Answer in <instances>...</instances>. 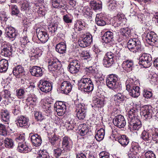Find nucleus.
<instances>
[{"instance_id":"f257e3e1","label":"nucleus","mask_w":158,"mask_h":158,"mask_svg":"<svg viewBox=\"0 0 158 158\" xmlns=\"http://www.w3.org/2000/svg\"><path fill=\"white\" fill-rule=\"evenodd\" d=\"M138 112V110L136 107H133L128 112V127L131 130L138 131L141 127V121L136 116Z\"/></svg>"},{"instance_id":"f03ea898","label":"nucleus","mask_w":158,"mask_h":158,"mask_svg":"<svg viewBox=\"0 0 158 158\" xmlns=\"http://www.w3.org/2000/svg\"><path fill=\"white\" fill-rule=\"evenodd\" d=\"M138 83V81L131 78H129L126 81V89L129 92V95L132 97L136 98L140 95L139 87L137 86Z\"/></svg>"},{"instance_id":"7ed1b4c3","label":"nucleus","mask_w":158,"mask_h":158,"mask_svg":"<svg viewBox=\"0 0 158 158\" xmlns=\"http://www.w3.org/2000/svg\"><path fill=\"white\" fill-rule=\"evenodd\" d=\"M78 88L85 92L89 93L93 90L94 84L90 78L83 76L78 81Z\"/></svg>"},{"instance_id":"20e7f679","label":"nucleus","mask_w":158,"mask_h":158,"mask_svg":"<svg viewBox=\"0 0 158 158\" xmlns=\"http://www.w3.org/2000/svg\"><path fill=\"white\" fill-rule=\"evenodd\" d=\"M118 77L115 74H110L106 80V85L110 89L116 91L120 89L121 84L118 81Z\"/></svg>"},{"instance_id":"39448f33","label":"nucleus","mask_w":158,"mask_h":158,"mask_svg":"<svg viewBox=\"0 0 158 158\" xmlns=\"http://www.w3.org/2000/svg\"><path fill=\"white\" fill-rule=\"evenodd\" d=\"M127 47L129 50L134 53H136L141 50L140 41L135 38L130 39L127 42Z\"/></svg>"},{"instance_id":"423d86ee","label":"nucleus","mask_w":158,"mask_h":158,"mask_svg":"<svg viewBox=\"0 0 158 158\" xmlns=\"http://www.w3.org/2000/svg\"><path fill=\"white\" fill-rule=\"evenodd\" d=\"M152 63V57L149 54L144 53L139 57V63L144 68L150 67Z\"/></svg>"},{"instance_id":"0eeeda50","label":"nucleus","mask_w":158,"mask_h":158,"mask_svg":"<svg viewBox=\"0 0 158 158\" xmlns=\"http://www.w3.org/2000/svg\"><path fill=\"white\" fill-rule=\"evenodd\" d=\"M76 112L78 119H83L85 117L87 112V107L84 103H80L77 105Z\"/></svg>"},{"instance_id":"6e6552de","label":"nucleus","mask_w":158,"mask_h":158,"mask_svg":"<svg viewBox=\"0 0 158 158\" xmlns=\"http://www.w3.org/2000/svg\"><path fill=\"white\" fill-rule=\"evenodd\" d=\"M39 83V87L41 91L45 93H48L52 90V85L49 81L44 79H42L40 81Z\"/></svg>"},{"instance_id":"1a4fd4ad","label":"nucleus","mask_w":158,"mask_h":158,"mask_svg":"<svg viewBox=\"0 0 158 158\" xmlns=\"http://www.w3.org/2000/svg\"><path fill=\"white\" fill-rule=\"evenodd\" d=\"M92 36L89 33H86L83 35L82 39L79 41V45L83 48H85L89 46L92 41Z\"/></svg>"},{"instance_id":"9d476101","label":"nucleus","mask_w":158,"mask_h":158,"mask_svg":"<svg viewBox=\"0 0 158 158\" xmlns=\"http://www.w3.org/2000/svg\"><path fill=\"white\" fill-rule=\"evenodd\" d=\"M113 123L115 126L119 128L124 127L126 124L124 117L121 115L115 116L113 119Z\"/></svg>"},{"instance_id":"9b49d317","label":"nucleus","mask_w":158,"mask_h":158,"mask_svg":"<svg viewBox=\"0 0 158 158\" xmlns=\"http://www.w3.org/2000/svg\"><path fill=\"white\" fill-rule=\"evenodd\" d=\"M36 32L38 39L42 42L45 43L49 39L48 35L46 31L43 29L38 28Z\"/></svg>"},{"instance_id":"f8f14e48","label":"nucleus","mask_w":158,"mask_h":158,"mask_svg":"<svg viewBox=\"0 0 158 158\" xmlns=\"http://www.w3.org/2000/svg\"><path fill=\"white\" fill-rule=\"evenodd\" d=\"M1 54L6 57H10L12 54V46L8 44H3L1 47Z\"/></svg>"},{"instance_id":"ddd939ff","label":"nucleus","mask_w":158,"mask_h":158,"mask_svg":"<svg viewBox=\"0 0 158 158\" xmlns=\"http://www.w3.org/2000/svg\"><path fill=\"white\" fill-rule=\"evenodd\" d=\"M48 66L49 70L52 71H57L60 68V64L59 61L54 60L53 59L49 60L48 61Z\"/></svg>"},{"instance_id":"4468645a","label":"nucleus","mask_w":158,"mask_h":158,"mask_svg":"<svg viewBox=\"0 0 158 158\" xmlns=\"http://www.w3.org/2000/svg\"><path fill=\"white\" fill-rule=\"evenodd\" d=\"M18 118L17 124L18 126L23 128H27L29 127V119L27 118L21 116L19 117Z\"/></svg>"},{"instance_id":"2eb2a0df","label":"nucleus","mask_w":158,"mask_h":158,"mask_svg":"<svg viewBox=\"0 0 158 158\" xmlns=\"http://www.w3.org/2000/svg\"><path fill=\"white\" fill-rule=\"evenodd\" d=\"M29 137H31V141L35 147L40 146L42 143V139L40 136L37 134L31 133L29 134Z\"/></svg>"},{"instance_id":"dca6fc26","label":"nucleus","mask_w":158,"mask_h":158,"mask_svg":"<svg viewBox=\"0 0 158 158\" xmlns=\"http://www.w3.org/2000/svg\"><path fill=\"white\" fill-rule=\"evenodd\" d=\"M13 73L17 77H23L24 76V70L21 65H18L14 68Z\"/></svg>"},{"instance_id":"f3484780","label":"nucleus","mask_w":158,"mask_h":158,"mask_svg":"<svg viewBox=\"0 0 158 158\" xmlns=\"http://www.w3.org/2000/svg\"><path fill=\"white\" fill-rule=\"evenodd\" d=\"M72 89V85L69 81H64L61 84L60 89L62 93L67 94L70 92Z\"/></svg>"},{"instance_id":"a211bd4d","label":"nucleus","mask_w":158,"mask_h":158,"mask_svg":"<svg viewBox=\"0 0 158 158\" xmlns=\"http://www.w3.org/2000/svg\"><path fill=\"white\" fill-rule=\"evenodd\" d=\"M143 108L142 115L146 118H151L153 114L151 109V107L150 106L145 105L143 106Z\"/></svg>"},{"instance_id":"6ab92c4d","label":"nucleus","mask_w":158,"mask_h":158,"mask_svg":"<svg viewBox=\"0 0 158 158\" xmlns=\"http://www.w3.org/2000/svg\"><path fill=\"white\" fill-rule=\"evenodd\" d=\"M62 148L64 149L70 150L72 146V142L68 137L65 136L62 138Z\"/></svg>"},{"instance_id":"aec40b11","label":"nucleus","mask_w":158,"mask_h":158,"mask_svg":"<svg viewBox=\"0 0 158 158\" xmlns=\"http://www.w3.org/2000/svg\"><path fill=\"white\" fill-rule=\"evenodd\" d=\"M157 36L156 34L153 31H149L147 34L146 36L147 41L149 44H152L156 42Z\"/></svg>"},{"instance_id":"412c9836","label":"nucleus","mask_w":158,"mask_h":158,"mask_svg":"<svg viewBox=\"0 0 158 158\" xmlns=\"http://www.w3.org/2000/svg\"><path fill=\"white\" fill-rule=\"evenodd\" d=\"M30 72L31 74L36 77H41L43 75L42 69L39 66H34L30 69Z\"/></svg>"},{"instance_id":"4be33fe9","label":"nucleus","mask_w":158,"mask_h":158,"mask_svg":"<svg viewBox=\"0 0 158 158\" xmlns=\"http://www.w3.org/2000/svg\"><path fill=\"white\" fill-rule=\"evenodd\" d=\"M133 65V61L129 60L123 61L122 64L123 69L127 72H129L132 70Z\"/></svg>"},{"instance_id":"5701e85b","label":"nucleus","mask_w":158,"mask_h":158,"mask_svg":"<svg viewBox=\"0 0 158 158\" xmlns=\"http://www.w3.org/2000/svg\"><path fill=\"white\" fill-rule=\"evenodd\" d=\"M113 33L110 31L105 32L102 37V40L106 43H108L114 40Z\"/></svg>"},{"instance_id":"b1692460","label":"nucleus","mask_w":158,"mask_h":158,"mask_svg":"<svg viewBox=\"0 0 158 158\" xmlns=\"http://www.w3.org/2000/svg\"><path fill=\"white\" fill-rule=\"evenodd\" d=\"M59 138L56 134H54L52 138L49 139V142L51 143L52 148H56L60 147V141H58Z\"/></svg>"},{"instance_id":"393cba45","label":"nucleus","mask_w":158,"mask_h":158,"mask_svg":"<svg viewBox=\"0 0 158 158\" xmlns=\"http://www.w3.org/2000/svg\"><path fill=\"white\" fill-rule=\"evenodd\" d=\"M5 33L7 36L10 38L15 39L16 36L15 30L12 27H6L5 29Z\"/></svg>"},{"instance_id":"a878e982","label":"nucleus","mask_w":158,"mask_h":158,"mask_svg":"<svg viewBox=\"0 0 158 158\" xmlns=\"http://www.w3.org/2000/svg\"><path fill=\"white\" fill-rule=\"evenodd\" d=\"M20 101L19 100L16 101L12 106V113L15 115H17L20 113Z\"/></svg>"},{"instance_id":"bb28decb","label":"nucleus","mask_w":158,"mask_h":158,"mask_svg":"<svg viewBox=\"0 0 158 158\" xmlns=\"http://www.w3.org/2000/svg\"><path fill=\"white\" fill-rule=\"evenodd\" d=\"M151 132L150 131L144 130L141 135V138L144 141H151L152 137Z\"/></svg>"},{"instance_id":"cd10ccee","label":"nucleus","mask_w":158,"mask_h":158,"mask_svg":"<svg viewBox=\"0 0 158 158\" xmlns=\"http://www.w3.org/2000/svg\"><path fill=\"white\" fill-rule=\"evenodd\" d=\"M117 61L119 62L122 60L120 51L117 47L114 48L110 52Z\"/></svg>"},{"instance_id":"c85d7f7f","label":"nucleus","mask_w":158,"mask_h":158,"mask_svg":"<svg viewBox=\"0 0 158 158\" xmlns=\"http://www.w3.org/2000/svg\"><path fill=\"white\" fill-rule=\"evenodd\" d=\"M1 116L2 121L5 123L6 124H8L10 118L9 114L8 111L6 110H2Z\"/></svg>"},{"instance_id":"c756f323","label":"nucleus","mask_w":158,"mask_h":158,"mask_svg":"<svg viewBox=\"0 0 158 158\" xmlns=\"http://www.w3.org/2000/svg\"><path fill=\"white\" fill-rule=\"evenodd\" d=\"M119 143L123 146H127L129 142V140L128 137L125 135H122L118 138Z\"/></svg>"},{"instance_id":"7c9ffc66","label":"nucleus","mask_w":158,"mask_h":158,"mask_svg":"<svg viewBox=\"0 0 158 158\" xmlns=\"http://www.w3.org/2000/svg\"><path fill=\"white\" fill-rule=\"evenodd\" d=\"M89 5L91 8L96 11L100 10L102 8V4L101 2L99 3L95 1L91 0L89 2Z\"/></svg>"},{"instance_id":"2f4dec72","label":"nucleus","mask_w":158,"mask_h":158,"mask_svg":"<svg viewBox=\"0 0 158 158\" xmlns=\"http://www.w3.org/2000/svg\"><path fill=\"white\" fill-rule=\"evenodd\" d=\"M2 97L4 98L5 101H7L11 103L13 100L14 98L11 96V93L10 91L5 90L2 92Z\"/></svg>"},{"instance_id":"473e14b6","label":"nucleus","mask_w":158,"mask_h":158,"mask_svg":"<svg viewBox=\"0 0 158 158\" xmlns=\"http://www.w3.org/2000/svg\"><path fill=\"white\" fill-rule=\"evenodd\" d=\"M8 66V63L7 60L2 59L0 60V72H3L6 71Z\"/></svg>"},{"instance_id":"72a5a7b5","label":"nucleus","mask_w":158,"mask_h":158,"mask_svg":"<svg viewBox=\"0 0 158 158\" xmlns=\"http://www.w3.org/2000/svg\"><path fill=\"white\" fill-rule=\"evenodd\" d=\"M56 51L60 53H65L66 51V45L64 42H61L57 44L56 48Z\"/></svg>"},{"instance_id":"f704fd0d","label":"nucleus","mask_w":158,"mask_h":158,"mask_svg":"<svg viewBox=\"0 0 158 158\" xmlns=\"http://www.w3.org/2000/svg\"><path fill=\"white\" fill-rule=\"evenodd\" d=\"M18 151L20 152L27 153L30 151V149L29 148L26 144L22 143H19L17 148Z\"/></svg>"},{"instance_id":"c9c22d12","label":"nucleus","mask_w":158,"mask_h":158,"mask_svg":"<svg viewBox=\"0 0 158 158\" xmlns=\"http://www.w3.org/2000/svg\"><path fill=\"white\" fill-rule=\"evenodd\" d=\"M52 104L50 103H45L42 106L44 111L46 114L45 115L48 116L52 112Z\"/></svg>"},{"instance_id":"e433bc0d","label":"nucleus","mask_w":158,"mask_h":158,"mask_svg":"<svg viewBox=\"0 0 158 158\" xmlns=\"http://www.w3.org/2000/svg\"><path fill=\"white\" fill-rule=\"evenodd\" d=\"M105 134V130L101 128L98 130L95 136L96 139L98 141L102 140L104 138Z\"/></svg>"},{"instance_id":"4c0bfd02","label":"nucleus","mask_w":158,"mask_h":158,"mask_svg":"<svg viewBox=\"0 0 158 158\" xmlns=\"http://www.w3.org/2000/svg\"><path fill=\"white\" fill-rule=\"evenodd\" d=\"M60 0H52V6L55 8L60 9V10L64 9L66 6L64 4L60 5Z\"/></svg>"},{"instance_id":"58836bf2","label":"nucleus","mask_w":158,"mask_h":158,"mask_svg":"<svg viewBox=\"0 0 158 158\" xmlns=\"http://www.w3.org/2000/svg\"><path fill=\"white\" fill-rule=\"evenodd\" d=\"M85 23L83 22L78 21L75 24L74 29L76 31H81L85 30Z\"/></svg>"},{"instance_id":"ea45409f","label":"nucleus","mask_w":158,"mask_h":158,"mask_svg":"<svg viewBox=\"0 0 158 158\" xmlns=\"http://www.w3.org/2000/svg\"><path fill=\"white\" fill-rule=\"evenodd\" d=\"M131 150L132 152H135L137 153L141 151V148L139 145L138 143L133 142L131 143Z\"/></svg>"},{"instance_id":"a19ab883","label":"nucleus","mask_w":158,"mask_h":158,"mask_svg":"<svg viewBox=\"0 0 158 158\" xmlns=\"http://www.w3.org/2000/svg\"><path fill=\"white\" fill-rule=\"evenodd\" d=\"M81 128L79 130V134L81 136H84L86 135L88 131L87 126L85 124H81L80 125Z\"/></svg>"},{"instance_id":"79ce46f5","label":"nucleus","mask_w":158,"mask_h":158,"mask_svg":"<svg viewBox=\"0 0 158 158\" xmlns=\"http://www.w3.org/2000/svg\"><path fill=\"white\" fill-rule=\"evenodd\" d=\"M95 21L97 24L99 26H103L106 24L105 21L102 19L101 16L98 14L96 15Z\"/></svg>"},{"instance_id":"37998d69","label":"nucleus","mask_w":158,"mask_h":158,"mask_svg":"<svg viewBox=\"0 0 158 158\" xmlns=\"http://www.w3.org/2000/svg\"><path fill=\"white\" fill-rule=\"evenodd\" d=\"M4 143L5 146L7 148H12L14 145L13 141L10 138H6L4 140Z\"/></svg>"},{"instance_id":"c03bdc74","label":"nucleus","mask_w":158,"mask_h":158,"mask_svg":"<svg viewBox=\"0 0 158 158\" xmlns=\"http://www.w3.org/2000/svg\"><path fill=\"white\" fill-rule=\"evenodd\" d=\"M42 53V51L39 48L36 49L35 52L31 56V60H35L38 59L39 57H40Z\"/></svg>"},{"instance_id":"a18cd8bd","label":"nucleus","mask_w":158,"mask_h":158,"mask_svg":"<svg viewBox=\"0 0 158 158\" xmlns=\"http://www.w3.org/2000/svg\"><path fill=\"white\" fill-rule=\"evenodd\" d=\"M114 99L119 103L124 101L126 98L125 95L120 93H118L114 96Z\"/></svg>"},{"instance_id":"49530a36","label":"nucleus","mask_w":158,"mask_h":158,"mask_svg":"<svg viewBox=\"0 0 158 158\" xmlns=\"http://www.w3.org/2000/svg\"><path fill=\"white\" fill-rule=\"evenodd\" d=\"M16 95L18 98L19 99H23L24 98L25 91L22 89H17L16 91Z\"/></svg>"},{"instance_id":"de8ad7c7","label":"nucleus","mask_w":158,"mask_h":158,"mask_svg":"<svg viewBox=\"0 0 158 158\" xmlns=\"http://www.w3.org/2000/svg\"><path fill=\"white\" fill-rule=\"evenodd\" d=\"M57 24H52L49 26L48 27L49 32L51 33L52 35H53L55 34V32L57 30Z\"/></svg>"},{"instance_id":"09e8293b","label":"nucleus","mask_w":158,"mask_h":158,"mask_svg":"<svg viewBox=\"0 0 158 158\" xmlns=\"http://www.w3.org/2000/svg\"><path fill=\"white\" fill-rule=\"evenodd\" d=\"M114 61L111 60H110L104 57L103 60V64L105 67H109L114 63Z\"/></svg>"},{"instance_id":"8fccbe9b","label":"nucleus","mask_w":158,"mask_h":158,"mask_svg":"<svg viewBox=\"0 0 158 158\" xmlns=\"http://www.w3.org/2000/svg\"><path fill=\"white\" fill-rule=\"evenodd\" d=\"M56 111L59 116L63 115L66 112V108H64V109L63 108L59 106H56Z\"/></svg>"},{"instance_id":"3c124183","label":"nucleus","mask_w":158,"mask_h":158,"mask_svg":"<svg viewBox=\"0 0 158 158\" xmlns=\"http://www.w3.org/2000/svg\"><path fill=\"white\" fill-rule=\"evenodd\" d=\"M53 149V154L56 158H58L61 156L62 152L63 150L59 147L52 148Z\"/></svg>"},{"instance_id":"603ef678","label":"nucleus","mask_w":158,"mask_h":158,"mask_svg":"<svg viewBox=\"0 0 158 158\" xmlns=\"http://www.w3.org/2000/svg\"><path fill=\"white\" fill-rule=\"evenodd\" d=\"M68 69L69 71L72 74H76L77 73L79 70L80 68L77 66V67L68 65Z\"/></svg>"},{"instance_id":"864d4df0","label":"nucleus","mask_w":158,"mask_h":158,"mask_svg":"<svg viewBox=\"0 0 158 158\" xmlns=\"http://www.w3.org/2000/svg\"><path fill=\"white\" fill-rule=\"evenodd\" d=\"M7 135V131L6 126L2 124H0V135L6 136Z\"/></svg>"},{"instance_id":"5fc2aeb1","label":"nucleus","mask_w":158,"mask_h":158,"mask_svg":"<svg viewBox=\"0 0 158 158\" xmlns=\"http://www.w3.org/2000/svg\"><path fill=\"white\" fill-rule=\"evenodd\" d=\"M80 56L82 60H86L89 59L90 56L89 53L87 51H83L80 53Z\"/></svg>"},{"instance_id":"6e6d98bb","label":"nucleus","mask_w":158,"mask_h":158,"mask_svg":"<svg viewBox=\"0 0 158 158\" xmlns=\"http://www.w3.org/2000/svg\"><path fill=\"white\" fill-rule=\"evenodd\" d=\"M120 32L121 35L126 37L127 35L130 34V30L128 28H122L120 29Z\"/></svg>"},{"instance_id":"4d7b16f0","label":"nucleus","mask_w":158,"mask_h":158,"mask_svg":"<svg viewBox=\"0 0 158 158\" xmlns=\"http://www.w3.org/2000/svg\"><path fill=\"white\" fill-rule=\"evenodd\" d=\"M21 10L23 11H27L30 9L29 4L26 1L24 2L22 4L21 6Z\"/></svg>"},{"instance_id":"13d9d810","label":"nucleus","mask_w":158,"mask_h":158,"mask_svg":"<svg viewBox=\"0 0 158 158\" xmlns=\"http://www.w3.org/2000/svg\"><path fill=\"white\" fill-rule=\"evenodd\" d=\"M37 99L36 98H34L33 97H29L27 99V101L28 104L29 105H34L35 104L36 102Z\"/></svg>"},{"instance_id":"bf43d9fd","label":"nucleus","mask_w":158,"mask_h":158,"mask_svg":"<svg viewBox=\"0 0 158 158\" xmlns=\"http://www.w3.org/2000/svg\"><path fill=\"white\" fill-rule=\"evenodd\" d=\"M152 139L155 143H158V129H155L152 135Z\"/></svg>"},{"instance_id":"052dcab7","label":"nucleus","mask_w":158,"mask_h":158,"mask_svg":"<svg viewBox=\"0 0 158 158\" xmlns=\"http://www.w3.org/2000/svg\"><path fill=\"white\" fill-rule=\"evenodd\" d=\"M146 158H156L155 154L152 151H146L145 153Z\"/></svg>"},{"instance_id":"680f3d73","label":"nucleus","mask_w":158,"mask_h":158,"mask_svg":"<svg viewBox=\"0 0 158 158\" xmlns=\"http://www.w3.org/2000/svg\"><path fill=\"white\" fill-rule=\"evenodd\" d=\"M63 19L64 22L66 23H70L72 22V19L71 17L67 14L64 15Z\"/></svg>"},{"instance_id":"e2e57ef3","label":"nucleus","mask_w":158,"mask_h":158,"mask_svg":"<svg viewBox=\"0 0 158 158\" xmlns=\"http://www.w3.org/2000/svg\"><path fill=\"white\" fill-rule=\"evenodd\" d=\"M94 103L96 107H99L102 106L104 102L102 100L99 98H96L94 101Z\"/></svg>"},{"instance_id":"0e129e2a","label":"nucleus","mask_w":158,"mask_h":158,"mask_svg":"<svg viewBox=\"0 0 158 158\" xmlns=\"http://www.w3.org/2000/svg\"><path fill=\"white\" fill-rule=\"evenodd\" d=\"M11 8L12 15L17 16L19 13V10L17 6L16 5H13L11 6Z\"/></svg>"},{"instance_id":"69168bd1","label":"nucleus","mask_w":158,"mask_h":158,"mask_svg":"<svg viewBox=\"0 0 158 158\" xmlns=\"http://www.w3.org/2000/svg\"><path fill=\"white\" fill-rule=\"evenodd\" d=\"M38 158H49L48 154L46 152L43 151L40 152L37 156Z\"/></svg>"},{"instance_id":"338daca9","label":"nucleus","mask_w":158,"mask_h":158,"mask_svg":"<svg viewBox=\"0 0 158 158\" xmlns=\"http://www.w3.org/2000/svg\"><path fill=\"white\" fill-rule=\"evenodd\" d=\"M35 117L38 121H41L44 119V117L41 113L39 112H35L34 114Z\"/></svg>"},{"instance_id":"774afa93","label":"nucleus","mask_w":158,"mask_h":158,"mask_svg":"<svg viewBox=\"0 0 158 158\" xmlns=\"http://www.w3.org/2000/svg\"><path fill=\"white\" fill-rule=\"evenodd\" d=\"M99 156L100 158H109V154L107 152L103 151L100 153Z\"/></svg>"}]
</instances>
